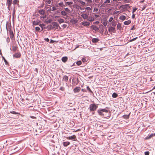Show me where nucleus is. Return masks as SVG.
Segmentation results:
<instances>
[{
    "label": "nucleus",
    "mask_w": 155,
    "mask_h": 155,
    "mask_svg": "<svg viewBox=\"0 0 155 155\" xmlns=\"http://www.w3.org/2000/svg\"><path fill=\"white\" fill-rule=\"evenodd\" d=\"M35 29L36 31H39L40 29V28L39 27H35Z\"/></svg>",
    "instance_id": "680f3d73"
},
{
    "label": "nucleus",
    "mask_w": 155,
    "mask_h": 155,
    "mask_svg": "<svg viewBox=\"0 0 155 155\" xmlns=\"http://www.w3.org/2000/svg\"><path fill=\"white\" fill-rule=\"evenodd\" d=\"M103 24L104 26H106L107 25V23L106 22H104Z\"/></svg>",
    "instance_id": "052dcab7"
},
{
    "label": "nucleus",
    "mask_w": 155,
    "mask_h": 155,
    "mask_svg": "<svg viewBox=\"0 0 155 155\" xmlns=\"http://www.w3.org/2000/svg\"><path fill=\"white\" fill-rule=\"evenodd\" d=\"M47 28H48L50 30H51V29L53 28V27H52V25H48V26L47 27Z\"/></svg>",
    "instance_id": "ea45409f"
},
{
    "label": "nucleus",
    "mask_w": 155,
    "mask_h": 155,
    "mask_svg": "<svg viewBox=\"0 0 155 155\" xmlns=\"http://www.w3.org/2000/svg\"><path fill=\"white\" fill-rule=\"evenodd\" d=\"M13 57L14 58H19L20 57L21 54L19 53H15V54H13Z\"/></svg>",
    "instance_id": "9b49d317"
},
{
    "label": "nucleus",
    "mask_w": 155,
    "mask_h": 155,
    "mask_svg": "<svg viewBox=\"0 0 155 155\" xmlns=\"http://www.w3.org/2000/svg\"><path fill=\"white\" fill-rule=\"evenodd\" d=\"M137 38V37H136L135 38H133L132 39L130 40V42H132L134 41Z\"/></svg>",
    "instance_id": "c03bdc74"
},
{
    "label": "nucleus",
    "mask_w": 155,
    "mask_h": 155,
    "mask_svg": "<svg viewBox=\"0 0 155 155\" xmlns=\"http://www.w3.org/2000/svg\"><path fill=\"white\" fill-rule=\"evenodd\" d=\"M60 90L61 91H63L64 90V88L63 87H61L60 88Z\"/></svg>",
    "instance_id": "338daca9"
},
{
    "label": "nucleus",
    "mask_w": 155,
    "mask_h": 155,
    "mask_svg": "<svg viewBox=\"0 0 155 155\" xmlns=\"http://www.w3.org/2000/svg\"><path fill=\"white\" fill-rule=\"evenodd\" d=\"M94 18L92 17H89L87 19V20L90 21H94Z\"/></svg>",
    "instance_id": "a878e982"
},
{
    "label": "nucleus",
    "mask_w": 155,
    "mask_h": 155,
    "mask_svg": "<svg viewBox=\"0 0 155 155\" xmlns=\"http://www.w3.org/2000/svg\"><path fill=\"white\" fill-rule=\"evenodd\" d=\"M66 4L68 5H70L73 4V2H66Z\"/></svg>",
    "instance_id": "e433bc0d"
},
{
    "label": "nucleus",
    "mask_w": 155,
    "mask_h": 155,
    "mask_svg": "<svg viewBox=\"0 0 155 155\" xmlns=\"http://www.w3.org/2000/svg\"><path fill=\"white\" fill-rule=\"evenodd\" d=\"M39 26L42 28L41 30L42 31L43 30V27L45 26L44 24H40Z\"/></svg>",
    "instance_id": "8fccbe9b"
},
{
    "label": "nucleus",
    "mask_w": 155,
    "mask_h": 155,
    "mask_svg": "<svg viewBox=\"0 0 155 155\" xmlns=\"http://www.w3.org/2000/svg\"><path fill=\"white\" fill-rule=\"evenodd\" d=\"M64 20L62 18H59L58 19V21L59 23H61L64 22Z\"/></svg>",
    "instance_id": "bb28decb"
},
{
    "label": "nucleus",
    "mask_w": 155,
    "mask_h": 155,
    "mask_svg": "<svg viewBox=\"0 0 155 155\" xmlns=\"http://www.w3.org/2000/svg\"><path fill=\"white\" fill-rule=\"evenodd\" d=\"M85 8L87 11H90L91 10V8L90 7H87L86 8Z\"/></svg>",
    "instance_id": "79ce46f5"
},
{
    "label": "nucleus",
    "mask_w": 155,
    "mask_h": 155,
    "mask_svg": "<svg viewBox=\"0 0 155 155\" xmlns=\"http://www.w3.org/2000/svg\"><path fill=\"white\" fill-rule=\"evenodd\" d=\"M97 112L99 115L104 117H107L110 115V110L105 109H99L97 110Z\"/></svg>",
    "instance_id": "f257e3e1"
},
{
    "label": "nucleus",
    "mask_w": 155,
    "mask_h": 155,
    "mask_svg": "<svg viewBox=\"0 0 155 155\" xmlns=\"http://www.w3.org/2000/svg\"><path fill=\"white\" fill-rule=\"evenodd\" d=\"M131 23V21L130 20H129L128 21H125L124 22V24L126 25H128L130 24Z\"/></svg>",
    "instance_id": "6ab92c4d"
},
{
    "label": "nucleus",
    "mask_w": 155,
    "mask_h": 155,
    "mask_svg": "<svg viewBox=\"0 0 155 155\" xmlns=\"http://www.w3.org/2000/svg\"><path fill=\"white\" fill-rule=\"evenodd\" d=\"M68 77L66 75H64L63 78V80L66 82H67L68 80Z\"/></svg>",
    "instance_id": "4be33fe9"
},
{
    "label": "nucleus",
    "mask_w": 155,
    "mask_h": 155,
    "mask_svg": "<svg viewBox=\"0 0 155 155\" xmlns=\"http://www.w3.org/2000/svg\"><path fill=\"white\" fill-rule=\"evenodd\" d=\"M52 20L51 19H49L48 20H46L45 21V22L48 24V23H51Z\"/></svg>",
    "instance_id": "72a5a7b5"
},
{
    "label": "nucleus",
    "mask_w": 155,
    "mask_h": 155,
    "mask_svg": "<svg viewBox=\"0 0 155 155\" xmlns=\"http://www.w3.org/2000/svg\"><path fill=\"white\" fill-rule=\"evenodd\" d=\"M63 144L64 146L66 147L70 144V143L68 141L63 142Z\"/></svg>",
    "instance_id": "2eb2a0df"
},
{
    "label": "nucleus",
    "mask_w": 155,
    "mask_h": 155,
    "mask_svg": "<svg viewBox=\"0 0 155 155\" xmlns=\"http://www.w3.org/2000/svg\"><path fill=\"white\" fill-rule=\"evenodd\" d=\"M85 1L86 2V5L89 6H91L92 3V0H85Z\"/></svg>",
    "instance_id": "423d86ee"
},
{
    "label": "nucleus",
    "mask_w": 155,
    "mask_h": 155,
    "mask_svg": "<svg viewBox=\"0 0 155 155\" xmlns=\"http://www.w3.org/2000/svg\"><path fill=\"white\" fill-rule=\"evenodd\" d=\"M81 16L84 19L88 18V15L86 14H82Z\"/></svg>",
    "instance_id": "f3484780"
},
{
    "label": "nucleus",
    "mask_w": 155,
    "mask_h": 155,
    "mask_svg": "<svg viewBox=\"0 0 155 155\" xmlns=\"http://www.w3.org/2000/svg\"><path fill=\"white\" fill-rule=\"evenodd\" d=\"M81 61H79L77 62L76 64L78 65H80L81 64Z\"/></svg>",
    "instance_id": "4c0bfd02"
},
{
    "label": "nucleus",
    "mask_w": 155,
    "mask_h": 155,
    "mask_svg": "<svg viewBox=\"0 0 155 155\" xmlns=\"http://www.w3.org/2000/svg\"><path fill=\"white\" fill-rule=\"evenodd\" d=\"M115 29L114 27H110L108 29V31L109 32L114 33L115 32Z\"/></svg>",
    "instance_id": "9d476101"
},
{
    "label": "nucleus",
    "mask_w": 155,
    "mask_h": 155,
    "mask_svg": "<svg viewBox=\"0 0 155 155\" xmlns=\"http://www.w3.org/2000/svg\"><path fill=\"white\" fill-rule=\"evenodd\" d=\"M81 23L82 25L84 26H88L90 25V23L87 21H83Z\"/></svg>",
    "instance_id": "1a4fd4ad"
},
{
    "label": "nucleus",
    "mask_w": 155,
    "mask_h": 155,
    "mask_svg": "<svg viewBox=\"0 0 155 155\" xmlns=\"http://www.w3.org/2000/svg\"><path fill=\"white\" fill-rule=\"evenodd\" d=\"M18 2V1L17 0H14L13 1V3L14 4H17Z\"/></svg>",
    "instance_id": "c9c22d12"
},
{
    "label": "nucleus",
    "mask_w": 155,
    "mask_h": 155,
    "mask_svg": "<svg viewBox=\"0 0 155 155\" xmlns=\"http://www.w3.org/2000/svg\"><path fill=\"white\" fill-rule=\"evenodd\" d=\"M40 21L38 20H37L35 21H33V25H38L39 24Z\"/></svg>",
    "instance_id": "4468645a"
},
{
    "label": "nucleus",
    "mask_w": 155,
    "mask_h": 155,
    "mask_svg": "<svg viewBox=\"0 0 155 155\" xmlns=\"http://www.w3.org/2000/svg\"><path fill=\"white\" fill-rule=\"evenodd\" d=\"M39 13L41 15H43L45 14V11L43 9H40L38 11Z\"/></svg>",
    "instance_id": "dca6fc26"
},
{
    "label": "nucleus",
    "mask_w": 155,
    "mask_h": 155,
    "mask_svg": "<svg viewBox=\"0 0 155 155\" xmlns=\"http://www.w3.org/2000/svg\"><path fill=\"white\" fill-rule=\"evenodd\" d=\"M58 5H59V6L61 7H62L64 6L63 3L62 2L59 3Z\"/></svg>",
    "instance_id": "a19ab883"
},
{
    "label": "nucleus",
    "mask_w": 155,
    "mask_h": 155,
    "mask_svg": "<svg viewBox=\"0 0 155 155\" xmlns=\"http://www.w3.org/2000/svg\"><path fill=\"white\" fill-rule=\"evenodd\" d=\"M51 10L52 11H54L56 10V8L55 7H53L51 8Z\"/></svg>",
    "instance_id": "49530a36"
},
{
    "label": "nucleus",
    "mask_w": 155,
    "mask_h": 155,
    "mask_svg": "<svg viewBox=\"0 0 155 155\" xmlns=\"http://www.w3.org/2000/svg\"><path fill=\"white\" fill-rule=\"evenodd\" d=\"M121 27V25L120 24L118 23L117 25V29H119Z\"/></svg>",
    "instance_id": "13d9d810"
},
{
    "label": "nucleus",
    "mask_w": 155,
    "mask_h": 155,
    "mask_svg": "<svg viewBox=\"0 0 155 155\" xmlns=\"http://www.w3.org/2000/svg\"><path fill=\"white\" fill-rule=\"evenodd\" d=\"M45 39V41L47 42H48L49 41V39L48 38H46Z\"/></svg>",
    "instance_id": "0e129e2a"
},
{
    "label": "nucleus",
    "mask_w": 155,
    "mask_h": 155,
    "mask_svg": "<svg viewBox=\"0 0 155 155\" xmlns=\"http://www.w3.org/2000/svg\"><path fill=\"white\" fill-rule=\"evenodd\" d=\"M12 0H7L6 5L8 6V9L10 10V7L12 3Z\"/></svg>",
    "instance_id": "20e7f679"
},
{
    "label": "nucleus",
    "mask_w": 155,
    "mask_h": 155,
    "mask_svg": "<svg viewBox=\"0 0 155 155\" xmlns=\"http://www.w3.org/2000/svg\"><path fill=\"white\" fill-rule=\"evenodd\" d=\"M10 38L9 37H8L6 39V41L7 43H9L10 42Z\"/></svg>",
    "instance_id": "bf43d9fd"
},
{
    "label": "nucleus",
    "mask_w": 155,
    "mask_h": 155,
    "mask_svg": "<svg viewBox=\"0 0 155 155\" xmlns=\"http://www.w3.org/2000/svg\"><path fill=\"white\" fill-rule=\"evenodd\" d=\"M61 14L63 16H66L67 15L68 13L64 11H62L61 12Z\"/></svg>",
    "instance_id": "b1692460"
},
{
    "label": "nucleus",
    "mask_w": 155,
    "mask_h": 155,
    "mask_svg": "<svg viewBox=\"0 0 155 155\" xmlns=\"http://www.w3.org/2000/svg\"><path fill=\"white\" fill-rule=\"evenodd\" d=\"M147 7V5H144L142 7V8L141 11H143L144 10L146 7Z\"/></svg>",
    "instance_id": "58836bf2"
},
{
    "label": "nucleus",
    "mask_w": 155,
    "mask_h": 155,
    "mask_svg": "<svg viewBox=\"0 0 155 155\" xmlns=\"http://www.w3.org/2000/svg\"><path fill=\"white\" fill-rule=\"evenodd\" d=\"M78 2H79L81 4V5L83 6H85L86 5V3L85 2H83L81 0H79L78 1Z\"/></svg>",
    "instance_id": "aec40b11"
},
{
    "label": "nucleus",
    "mask_w": 155,
    "mask_h": 155,
    "mask_svg": "<svg viewBox=\"0 0 155 155\" xmlns=\"http://www.w3.org/2000/svg\"><path fill=\"white\" fill-rule=\"evenodd\" d=\"M104 3L107 4H110V0H106Z\"/></svg>",
    "instance_id": "37998d69"
},
{
    "label": "nucleus",
    "mask_w": 155,
    "mask_h": 155,
    "mask_svg": "<svg viewBox=\"0 0 155 155\" xmlns=\"http://www.w3.org/2000/svg\"><path fill=\"white\" fill-rule=\"evenodd\" d=\"M120 13V12L119 11H117L115 12L114 13V14L115 15V14H119Z\"/></svg>",
    "instance_id": "5fc2aeb1"
},
{
    "label": "nucleus",
    "mask_w": 155,
    "mask_h": 155,
    "mask_svg": "<svg viewBox=\"0 0 155 155\" xmlns=\"http://www.w3.org/2000/svg\"><path fill=\"white\" fill-rule=\"evenodd\" d=\"M91 28L95 31H98L99 30L98 28L95 25H92L91 26Z\"/></svg>",
    "instance_id": "f8f14e48"
},
{
    "label": "nucleus",
    "mask_w": 155,
    "mask_h": 155,
    "mask_svg": "<svg viewBox=\"0 0 155 155\" xmlns=\"http://www.w3.org/2000/svg\"><path fill=\"white\" fill-rule=\"evenodd\" d=\"M137 9V8H133L132 11V13H134L136 11V10Z\"/></svg>",
    "instance_id": "3c124183"
},
{
    "label": "nucleus",
    "mask_w": 155,
    "mask_h": 155,
    "mask_svg": "<svg viewBox=\"0 0 155 155\" xmlns=\"http://www.w3.org/2000/svg\"><path fill=\"white\" fill-rule=\"evenodd\" d=\"M67 139L68 140H75L76 139V136L74 135L72 136L66 137Z\"/></svg>",
    "instance_id": "39448f33"
},
{
    "label": "nucleus",
    "mask_w": 155,
    "mask_h": 155,
    "mask_svg": "<svg viewBox=\"0 0 155 155\" xmlns=\"http://www.w3.org/2000/svg\"><path fill=\"white\" fill-rule=\"evenodd\" d=\"M10 113L11 114H19L18 113L16 112L15 111H10Z\"/></svg>",
    "instance_id": "f704fd0d"
},
{
    "label": "nucleus",
    "mask_w": 155,
    "mask_h": 155,
    "mask_svg": "<svg viewBox=\"0 0 155 155\" xmlns=\"http://www.w3.org/2000/svg\"><path fill=\"white\" fill-rule=\"evenodd\" d=\"M99 22L98 21H95V22H94L93 23V24H98L99 23Z\"/></svg>",
    "instance_id": "774afa93"
},
{
    "label": "nucleus",
    "mask_w": 155,
    "mask_h": 155,
    "mask_svg": "<svg viewBox=\"0 0 155 155\" xmlns=\"http://www.w3.org/2000/svg\"><path fill=\"white\" fill-rule=\"evenodd\" d=\"M123 2L124 3H128L130 2L131 0H123Z\"/></svg>",
    "instance_id": "473e14b6"
},
{
    "label": "nucleus",
    "mask_w": 155,
    "mask_h": 155,
    "mask_svg": "<svg viewBox=\"0 0 155 155\" xmlns=\"http://www.w3.org/2000/svg\"><path fill=\"white\" fill-rule=\"evenodd\" d=\"M118 96V95L115 93H114L112 95V97L113 98H116Z\"/></svg>",
    "instance_id": "c85d7f7f"
},
{
    "label": "nucleus",
    "mask_w": 155,
    "mask_h": 155,
    "mask_svg": "<svg viewBox=\"0 0 155 155\" xmlns=\"http://www.w3.org/2000/svg\"><path fill=\"white\" fill-rule=\"evenodd\" d=\"M92 41L93 43H96L99 41V40L97 38H93L92 39Z\"/></svg>",
    "instance_id": "5701e85b"
},
{
    "label": "nucleus",
    "mask_w": 155,
    "mask_h": 155,
    "mask_svg": "<svg viewBox=\"0 0 155 155\" xmlns=\"http://www.w3.org/2000/svg\"><path fill=\"white\" fill-rule=\"evenodd\" d=\"M46 2L48 4H50L51 2V1L50 0H46Z\"/></svg>",
    "instance_id": "4d7b16f0"
},
{
    "label": "nucleus",
    "mask_w": 155,
    "mask_h": 155,
    "mask_svg": "<svg viewBox=\"0 0 155 155\" xmlns=\"http://www.w3.org/2000/svg\"><path fill=\"white\" fill-rule=\"evenodd\" d=\"M97 107V106L95 104H91L89 106V108L90 111H94L95 110Z\"/></svg>",
    "instance_id": "f03ea898"
},
{
    "label": "nucleus",
    "mask_w": 155,
    "mask_h": 155,
    "mask_svg": "<svg viewBox=\"0 0 155 155\" xmlns=\"http://www.w3.org/2000/svg\"><path fill=\"white\" fill-rule=\"evenodd\" d=\"M119 19L120 20H124L126 19V17L124 15H122L120 16Z\"/></svg>",
    "instance_id": "412c9836"
},
{
    "label": "nucleus",
    "mask_w": 155,
    "mask_h": 155,
    "mask_svg": "<svg viewBox=\"0 0 155 155\" xmlns=\"http://www.w3.org/2000/svg\"><path fill=\"white\" fill-rule=\"evenodd\" d=\"M145 155H149V152L148 151H146L144 153Z\"/></svg>",
    "instance_id": "6e6d98bb"
},
{
    "label": "nucleus",
    "mask_w": 155,
    "mask_h": 155,
    "mask_svg": "<svg viewBox=\"0 0 155 155\" xmlns=\"http://www.w3.org/2000/svg\"><path fill=\"white\" fill-rule=\"evenodd\" d=\"M81 90V87H77L73 90L74 92V93L79 92Z\"/></svg>",
    "instance_id": "0eeeda50"
},
{
    "label": "nucleus",
    "mask_w": 155,
    "mask_h": 155,
    "mask_svg": "<svg viewBox=\"0 0 155 155\" xmlns=\"http://www.w3.org/2000/svg\"><path fill=\"white\" fill-rule=\"evenodd\" d=\"M9 32L10 33V36L11 39L12 40L14 38V35L13 31L11 30H10L9 31Z\"/></svg>",
    "instance_id": "6e6552de"
},
{
    "label": "nucleus",
    "mask_w": 155,
    "mask_h": 155,
    "mask_svg": "<svg viewBox=\"0 0 155 155\" xmlns=\"http://www.w3.org/2000/svg\"><path fill=\"white\" fill-rule=\"evenodd\" d=\"M82 60L83 62H85L87 61L86 59L85 58H82Z\"/></svg>",
    "instance_id": "09e8293b"
},
{
    "label": "nucleus",
    "mask_w": 155,
    "mask_h": 155,
    "mask_svg": "<svg viewBox=\"0 0 155 155\" xmlns=\"http://www.w3.org/2000/svg\"><path fill=\"white\" fill-rule=\"evenodd\" d=\"M87 89L88 91V92L89 93H92V91L91 90V89L88 86H87Z\"/></svg>",
    "instance_id": "7c9ffc66"
},
{
    "label": "nucleus",
    "mask_w": 155,
    "mask_h": 155,
    "mask_svg": "<svg viewBox=\"0 0 155 155\" xmlns=\"http://www.w3.org/2000/svg\"><path fill=\"white\" fill-rule=\"evenodd\" d=\"M68 58L66 56L64 57L61 58V60L64 63L66 62L68 60Z\"/></svg>",
    "instance_id": "ddd939ff"
},
{
    "label": "nucleus",
    "mask_w": 155,
    "mask_h": 155,
    "mask_svg": "<svg viewBox=\"0 0 155 155\" xmlns=\"http://www.w3.org/2000/svg\"><path fill=\"white\" fill-rule=\"evenodd\" d=\"M135 29V28L134 27V25H133L132 27L130 28L131 30H134Z\"/></svg>",
    "instance_id": "e2e57ef3"
},
{
    "label": "nucleus",
    "mask_w": 155,
    "mask_h": 155,
    "mask_svg": "<svg viewBox=\"0 0 155 155\" xmlns=\"http://www.w3.org/2000/svg\"><path fill=\"white\" fill-rule=\"evenodd\" d=\"M113 27H115L116 26L117 24V22L115 21H113L111 23Z\"/></svg>",
    "instance_id": "c756f323"
},
{
    "label": "nucleus",
    "mask_w": 155,
    "mask_h": 155,
    "mask_svg": "<svg viewBox=\"0 0 155 155\" xmlns=\"http://www.w3.org/2000/svg\"><path fill=\"white\" fill-rule=\"evenodd\" d=\"M17 50V47L16 46H12V51L13 52Z\"/></svg>",
    "instance_id": "cd10ccee"
},
{
    "label": "nucleus",
    "mask_w": 155,
    "mask_h": 155,
    "mask_svg": "<svg viewBox=\"0 0 155 155\" xmlns=\"http://www.w3.org/2000/svg\"><path fill=\"white\" fill-rule=\"evenodd\" d=\"M2 57L3 58V59L4 60V61L5 63V64H7V63H8V62H7V61L5 59V58L4 57Z\"/></svg>",
    "instance_id": "de8ad7c7"
},
{
    "label": "nucleus",
    "mask_w": 155,
    "mask_h": 155,
    "mask_svg": "<svg viewBox=\"0 0 155 155\" xmlns=\"http://www.w3.org/2000/svg\"><path fill=\"white\" fill-rule=\"evenodd\" d=\"M52 24L54 26L56 27L57 29H58V27H59V25L57 23L53 22L52 23Z\"/></svg>",
    "instance_id": "a211bd4d"
},
{
    "label": "nucleus",
    "mask_w": 155,
    "mask_h": 155,
    "mask_svg": "<svg viewBox=\"0 0 155 155\" xmlns=\"http://www.w3.org/2000/svg\"><path fill=\"white\" fill-rule=\"evenodd\" d=\"M153 135V134H152L150 135H148L146 138V139H149L152 137Z\"/></svg>",
    "instance_id": "393cba45"
},
{
    "label": "nucleus",
    "mask_w": 155,
    "mask_h": 155,
    "mask_svg": "<svg viewBox=\"0 0 155 155\" xmlns=\"http://www.w3.org/2000/svg\"><path fill=\"white\" fill-rule=\"evenodd\" d=\"M98 10V9L96 8H94V12H97Z\"/></svg>",
    "instance_id": "864d4df0"
},
{
    "label": "nucleus",
    "mask_w": 155,
    "mask_h": 155,
    "mask_svg": "<svg viewBox=\"0 0 155 155\" xmlns=\"http://www.w3.org/2000/svg\"><path fill=\"white\" fill-rule=\"evenodd\" d=\"M113 18H112V17H110V18L109 19V22H111V21H113Z\"/></svg>",
    "instance_id": "603ef678"
},
{
    "label": "nucleus",
    "mask_w": 155,
    "mask_h": 155,
    "mask_svg": "<svg viewBox=\"0 0 155 155\" xmlns=\"http://www.w3.org/2000/svg\"><path fill=\"white\" fill-rule=\"evenodd\" d=\"M130 6L129 4H125L121 5L120 6V8L121 10H127V9L129 8Z\"/></svg>",
    "instance_id": "7ed1b4c3"
},
{
    "label": "nucleus",
    "mask_w": 155,
    "mask_h": 155,
    "mask_svg": "<svg viewBox=\"0 0 155 155\" xmlns=\"http://www.w3.org/2000/svg\"><path fill=\"white\" fill-rule=\"evenodd\" d=\"M65 9V10L66 12H70V10L68 8H64Z\"/></svg>",
    "instance_id": "a18cd8bd"
},
{
    "label": "nucleus",
    "mask_w": 155,
    "mask_h": 155,
    "mask_svg": "<svg viewBox=\"0 0 155 155\" xmlns=\"http://www.w3.org/2000/svg\"><path fill=\"white\" fill-rule=\"evenodd\" d=\"M133 15L132 16V18L133 19L134 18H135V14L134 13H133Z\"/></svg>",
    "instance_id": "69168bd1"
},
{
    "label": "nucleus",
    "mask_w": 155,
    "mask_h": 155,
    "mask_svg": "<svg viewBox=\"0 0 155 155\" xmlns=\"http://www.w3.org/2000/svg\"><path fill=\"white\" fill-rule=\"evenodd\" d=\"M129 117V115H125L123 116V117L124 118L127 119H128Z\"/></svg>",
    "instance_id": "2f4dec72"
}]
</instances>
